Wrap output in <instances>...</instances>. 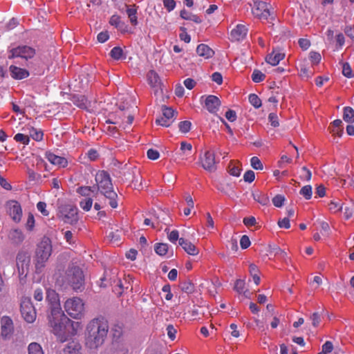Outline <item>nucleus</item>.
I'll list each match as a JSON object with an SVG mask.
<instances>
[{
    "label": "nucleus",
    "mask_w": 354,
    "mask_h": 354,
    "mask_svg": "<svg viewBox=\"0 0 354 354\" xmlns=\"http://www.w3.org/2000/svg\"><path fill=\"white\" fill-rule=\"evenodd\" d=\"M7 212L14 221L19 222L21 220L22 210L21 205L17 201L9 203Z\"/></svg>",
    "instance_id": "dca6fc26"
},
{
    "label": "nucleus",
    "mask_w": 354,
    "mask_h": 354,
    "mask_svg": "<svg viewBox=\"0 0 354 354\" xmlns=\"http://www.w3.org/2000/svg\"><path fill=\"white\" fill-rule=\"evenodd\" d=\"M147 78L149 84L153 87H158L161 86L160 77L157 73L154 71H150L147 74Z\"/></svg>",
    "instance_id": "cd10ccee"
},
{
    "label": "nucleus",
    "mask_w": 354,
    "mask_h": 354,
    "mask_svg": "<svg viewBox=\"0 0 354 354\" xmlns=\"http://www.w3.org/2000/svg\"><path fill=\"white\" fill-rule=\"evenodd\" d=\"M277 118H278V117H277V114H275L274 113H271L269 114V116H268L269 121L270 122L271 125L274 127H277L279 125Z\"/></svg>",
    "instance_id": "680f3d73"
},
{
    "label": "nucleus",
    "mask_w": 354,
    "mask_h": 354,
    "mask_svg": "<svg viewBox=\"0 0 354 354\" xmlns=\"http://www.w3.org/2000/svg\"><path fill=\"white\" fill-rule=\"evenodd\" d=\"M147 155L148 158L153 160H157L160 156L159 152L157 150H154L153 149H149L147 152Z\"/></svg>",
    "instance_id": "864d4df0"
},
{
    "label": "nucleus",
    "mask_w": 354,
    "mask_h": 354,
    "mask_svg": "<svg viewBox=\"0 0 354 354\" xmlns=\"http://www.w3.org/2000/svg\"><path fill=\"white\" fill-rule=\"evenodd\" d=\"M97 191H100L106 198L109 199V205L113 208L118 206V194L113 191L111 178L105 171H99L95 175Z\"/></svg>",
    "instance_id": "7ed1b4c3"
},
{
    "label": "nucleus",
    "mask_w": 354,
    "mask_h": 354,
    "mask_svg": "<svg viewBox=\"0 0 354 354\" xmlns=\"http://www.w3.org/2000/svg\"><path fill=\"white\" fill-rule=\"evenodd\" d=\"M239 162H235L234 161H230L227 170L230 175L234 176H239L241 174V169L239 167Z\"/></svg>",
    "instance_id": "c85d7f7f"
},
{
    "label": "nucleus",
    "mask_w": 354,
    "mask_h": 354,
    "mask_svg": "<svg viewBox=\"0 0 354 354\" xmlns=\"http://www.w3.org/2000/svg\"><path fill=\"white\" fill-rule=\"evenodd\" d=\"M285 57L284 53H280L273 50L272 53L268 55L266 61L271 65L276 66L279 64L280 60L283 59Z\"/></svg>",
    "instance_id": "5701e85b"
},
{
    "label": "nucleus",
    "mask_w": 354,
    "mask_h": 354,
    "mask_svg": "<svg viewBox=\"0 0 354 354\" xmlns=\"http://www.w3.org/2000/svg\"><path fill=\"white\" fill-rule=\"evenodd\" d=\"M178 236V231L175 230L168 234V239L171 242L176 243L178 240L179 241Z\"/></svg>",
    "instance_id": "e2e57ef3"
},
{
    "label": "nucleus",
    "mask_w": 354,
    "mask_h": 354,
    "mask_svg": "<svg viewBox=\"0 0 354 354\" xmlns=\"http://www.w3.org/2000/svg\"><path fill=\"white\" fill-rule=\"evenodd\" d=\"M167 331L168 337L171 340H174L176 338V333L177 332L176 329L174 327L173 325L169 324L167 327Z\"/></svg>",
    "instance_id": "5fc2aeb1"
},
{
    "label": "nucleus",
    "mask_w": 354,
    "mask_h": 354,
    "mask_svg": "<svg viewBox=\"0 0 354 354\" xmlns=\"http://www.w3.org/2000/svg\"><path fill=\"white\" fill-rule=\"evenodd\" d=\"M127 13L129 18L130 22L133 26H136L138 24L137 21V10L136 8H129L127 10Z\"/></svg>",
    "instance_id": "473e14b6"
},
{
    "label": "nucleus",
    "mask_w": 354,
    "mask_h": 354,
    "mask_svg": "<svg viewBox=\"0 0 354 354\" xmlns=\"http://www.w3.org/2000/svg\"><path fill=\"white\" fill-rule=\"evenodd\" d=\"M66 313L74 319H81L84 314V304L79 297L67 299L64 304Z\"/></svg>",
    "instance_id": "423d86ee"
},
{
    "label": "nucleus",
    "mask_w": 354,
    "mask_h": 354,
    "mask_svg": "<svg viewBox=\"0 0 354 354\" xmlns=\"http://www.w3.org/2000/svg\"><path fill=\"white\" fill-rule=\"evenodd\" d=\"M58 216L64 223L73 225L78 221L77 209L71 205H62L59 208Z\"/></svg>",
    "instance_id": "0eeeda50"
},
{
    "label": "nucleus",
    "mask_w": 354,
    "mask_h": 354,
    "mask_svg": "<svg viewBox=\"0 0 354 354\" xmlns=\"http://www.w3.org/2000/svg\"><path fill=\"white\" fill-rule=\"evenodd\" d=\"M35 253V268L37 272H40L52 253L51 241L49 238L44 237L42 239L41 241L37 245Z\"/></svg>",
    "instance_id": "39448f33"
},
{
    "label": "nucleus",
    "mask_w": 354,
    "mask_h": 354,
    "mask_svg": "<svg viewBox=\"0 0 354 354\" xmlns=\"http://www.w3.org/2000/svg\"><path fill=\"white\" fill-rule=\"evenodd\" d=\"M154 250L157 254L160 256H163L167 253L169 250V247L167 243H156L154 247Z\"/></svg>",
    "instance_id": "2f4dec72"
},
{
    "label": "nucleus",
    "mask_w": 354,
    "mask_h": 354,
    "mask_svg": "<svg viewBox=\"0 0 354 354\" xmlns=\"http://www.w3.org/2000/svg\"><path fill=\"white\" fill-rule=\"evenodd\" d=\"M342 74L348 78H351L354 76L353 71H352L349 64L347 62L343 63Z\"/></svg>",
    "instance_id": "ea45409f"
},
{
    "label": "nucleus",
    "mask_w": 354,
    "mask_h": 354,
    "mask_svg": "<svg viewBox=\"0 0 354 354\" xmlns=\"http://www.w3.org/2000/svg\"><path fill=\"white\" fill-rule=\"evenodd\" d=\"M9 238L12 243L16 245L21 244L24 240L23 233L18 230H13L9 234Z\"/></svg>",
    "instance_id": "a878e982"
},
{
    "label": "nucleus",
    "mask_w": 354,
    "mask_h": 354,
    "mask_svg": "<svg viewBox=\"0 0 354 354\" xmlns=\"http://www.w3.org/2000/svg\"><path fill=\"white\" fill-rule=\"evenodd\" d=\"M162 116L157 118L156 120V124L168 127L170 126L171 120L176 115L178 114L172 108L167 107L165 105L162 106Z\"/></svg>",
    "instance_id": "f8f14e48"
},
{
    "label": "nucleus",
    "mask_w": 354,
    "mask_h": 354,
    "mask_svg": "<svg viewBox=\"0 0 354 354\" xmlns=\"http://www.w3.org/2000/svg\"><path fill=\"white\" fill-rule=\"evenodd\" d=\"M164 6L167 9L169 12L171 11L176 6L174 0H163Z\"/></svg>",
    "instance_id": "338daca9"
},
{
    "label": "nucleus",
    "mask_w": 354,
    "mask_h": 354,
    "mask_svg": "<svg viewBox=\"0 0 354 354\" xmlns=\"http://www.w3.org/2000/svg\"><path fill=\"white\" fill-rule=\"evenodd\" d=\"M333 349V345L331 342L327 341L323 346H322V351L324 353H329L332 352Z\"/></svg>",
    "instance_id": "69168bd1"
},
{
    "label": "nucleus",
    "mask_w": 354,
    "mask_h": 354,
    "mask_svg": "<svg viewBox=\"0 0 354 354\" xmlns=\"http://www.w3.org/2000/svg\"><path fill=\"white\" fill-rule=\"evenodd\" d=\"M91 192H94V189L88 186H82L77 189V192L84 196H88Z\"/></svg>",
    "instance_id": "09e8293b"
},
{
    "label": "nucleus",
    "mask_w": 354,
    "mask_h": 354,
    "mask_svg": "<svg viewBox=\"0 0 354 354\" xmlns=\"http://www.w3.org/2000/svg\"><path fill=\"white\" fill-rule=\"evenodd\" d=\"M225 118L230 121V122H234L236 119V112L233 110L229 109L225 113Z\"/></svg>",
    "instance_id": "774afa93"
},
{
    "label": "nucleus",
    "mask_w": 354,
    "mask_h": 354,
    "mask_svg": "<svg viewBox=\"0 0 354 354\" xmlns=\"http://www.w3.org/2000/svg\"><path fill=\"white\" fill-rule=\"evenodd\" d=\"M180 288L187 294H191L194 291L195 287L193 283L189 280L181 281L179 284Z\"/></svg>",
    "instance_id": "c756f323"
},
{
    "label": "nucleus",
    "mask_w": 354,
    "mask_h": 354,
    "mask_svg": "<svg viewBox=\"0 0 354 354\" xmlns=\"http://www.w3.org/2000/svg\"><path fill=\"white\" fill-rule=\"evenodd\" d=\"M253 199L257 203H260L262 205H268L270 203V199L268 196L260 191H257L253 192L252 194Z\"/></svg>",
    "instance_id": "393cba45"
},
{
    "label": "nucleus",
    "mask_w": 354,
    "mask_h": 354,
    "mask_svg": "<svg viewBox=\"0 0 354 354\" xmlns=\"http://www.w3.org/2000/svg\"><path fill=\"white\" fill-rule=\"evenodd\" d=\"M34 225H35L34 216L32 214H29L28 220H27V222L26 224L27 230L29 231H31L34 227Z\"/></svg>",
    "instance_id": "052dcab7"
},
{
    "label": "nucleus",
    "mask_w": 354,
    "mask_h": 354,
    "mask_svg": "<svg viewBox=\"0 0 354 354\" xmlns=\"http://www.w3.org/2000/svg\"><path fill=\"white\" fill-rule=\"evenodd\" d=\"M81 345L79 343L70 342L64 349L62 354H83L81 352Z\"/></svg>",
    "instance_id": "b1692460"
},
{
    "label": "nucleus",
    "mask_w": 354,
    "mask_h": 354,
    "mask_svg": "<svg viewBox=\"0 0 354 354\" xmlns=\"http://www.w3.org/2000/svg\"><path fill=\"white\" fill-rule=\"evenodd\" d=\"M343 207L341 206L338 210H342ZM354 212V205H351L350 207L346 206L344 208V214L346 218V219H348L351 217L353 213Z\"/></svg>",
    "instance_id": "49530a36"
},
{
    "label": "nucleus",
    "mask_w": 354,
    "mask_h": 354,
    "mask_svg": "<svg viewBox=\"0 0 354 354\" xmlns=\"http://www.w3.org/2000/svg\"><path fill=\"white\" fill-rule=\"evenodd\" d=\"M249 101L250 104L256 109H258L261 106V100L256 94H250L249 95Z\"/></svg>",
    "instance_id": "4c0bfd02"
},
{
    "label": "nucleus",
    "mask_w": 354,
    "mask_h": 354,
    "mask_svg": "<svg viewBox=\"0 0 354 354\" xmlns=\"http://www.w3.org/2000/svg\"><path fill=\"white\" fill-rule=\"evenodd\" d=\"M202 167L208 171L216 170V161L214 154L209 151H205L204 158H201Z\"/></svg>",
    "instance_id": "2eb2a0df"
},
{
    "label": "nucleus",
    "mask_w": 354,
    "mask_h": 354,
    "mask_svg": "<svg viewBox=\"0 0 354 354\" xmlns=\"http://www.w3.org/2000/svg\"><path fill=\"white\" fill-rule=\"evenodd\" d=\"M266 75L260 71L255 69L252 75V80L256 83H259L264 80Z\"/></svg>",
    "instance_id": "e433bc0d"
},
{
    "label": "nucleus",
    "mask_w": 354,
    "mask_h": 354,
    "mask_svg": "<svg viewBox=\"0 0 354 354\" xmlns=\"http://www.w3.org/2000/svg\"><path fill=\"white\" fill-rule=\"evenodd\" d=\"M285 197L281 194H277L272 198V203L277 207H282L283 205Z\"/></svg>",
    "instance_id": "79ce46f5"
},
{
    "label": "nucleus",
    "mask_w": 354,
    "mask_h": 354,
    "mask_svg": "<svg viewBox=\"0 0 354 354\" xmlns=\"http://www.w3.org/2000/svg\"><path fill=\"white\" fill-rule=\"evenodd\" d=\"M299 193L306 200H309L312 197V187L310 185H305L301 189Z\"/></svg>",
    "instance_id": "58836bf2"
},
{
    "label": "nucleus",
    "mask_w": 354,
    "mask_h": 354,
    "mask_svg": "<svg viewBox=\"0 0 354 354\" xmlns=\"http://www.w3.org/2000/svg\"><path fill=\"white\" fill-rule=\"evenodd\" d=\"M17 267L19 275H26L30 263V255L28 252L20 251L17 257Z\"/></svg>",
    "instance_id": "6e6552de"
},
{
    "label": "nucleus",
    "mask_w": 354,
    "mask_h": 354,
    "mask_svg": "<svg viewBox=\"0 0 354 354\" xmlns=\"http://www.w3.org/2000/svg\"><path fill=\"white\" fill-rule=\"evenodd\" d=\"M250 163H251V166L254 169H260V170H262L263 167V164L261 163V160H259V158L257 156H254L251 158L250 160Z\"/></svg>",
    "instance_id": "37998d69"
},
{
    "label": "nucleus",
    "mask_w": 354,
    "mask_h": 354,
    "mask_svg": "<svg viewBox=\"0 0 354 354\" xmlns=\"http://www.w3.org/2000/svg\"><path fill=\"white\" fill-rule=\"evenodd\" d=\"M254 178L255 174L252 170L247 171L243 176V179L245 182L252 183Z\"/></svg>",
    "instance_id": "3c124183"
},
{
    "label": "nucleus",
    "mask_w": 354,
    "mask_h": 354,
    "mask_svg": "<svg viewBox=\"0 0 354 354\" xmlns=\"http://www.w3.org/2000/svg\"><path fill=\"white\" fill-rule=\"evenodd\" d=\"M10 72L12 77L16 80H22L29 75V72L27 70L13 65L10 66Z\"/></svg>",
    "instance_id": "6ab92c4d"
},
{
    "label": "nucleus",
    "mask_w": 354,
    "mask_h": 354,
    "mask_svg": "<svg viewBox=\"0 0 354 354\" xmlns=\"http://www.w3.org/2000/svg\"><path fill=\"white\" fill-rule=\"evenodd\" d=\"M30 136L32 138L33 140L36 141H40L43 139V131L41 130H37L34 127H31L30 129Z\"/></svg>",
    "instance_id": "f704fd0d"
},
{
    "label": "nucleus",
    "mask_w": 354,
    "mask_h": 354,
    "mask_svg": "<svg viewBox=\"0 0 354 354\" xmlns=\"http://www.w3.org/2000/svg\"><path fill=\"white\" fill-rule=\"evenodd\" d=\"M10 53L11 55L9 56V59L19 57L28 60L35 56V50L28 46H21L12 48Z\"/></svg>",
    "instance_id": "9b49d317"
},
{
    "label": "nucleus",
    "mask_w": 354,
    "mask_h": 354,
    "mask_svg": "<svg viewBox=\"0 0 354 354\" xmlns=\"http://www.w3.org/2000/svg\"><path fill=\"white\" fill-rule=\"evenodd\" d=\"M252 12L255 17L261 19H268L271 15L268 6L264 1H255Z\"/></svg>",
    "instance_id": "4468645a"
},
{
    "label": "nucleus",
    "mask_w": 354,
    "mask_h": 354,
    "mask_svg": "<svg viewBox=\"0 0 354 354\" xmlns=\"http://www.w3.org/2000/svg\"><path fill=\"white\" fill-rule=\"evenodd\" d=\"M180 30L182 32L180 34L179 37L181 40H183L186 43L190 42L191 37L186 32V28L184 27H180Z\"/></svg>",
    "instance_id": "8fccbe9b"
},
{
    "label": "nucleus",
    "mask_w": 354,
    "mask_h": 354,
    "mask_svg": "<svg viewBox=\"0 0 354 354\" xmlns=\"http://www.w3.org/2000/svg\"><path fill=\"white\" fill-rule=\"evenodd\" d=\"M64 279L74 290L82 291L84 289V276L79 266L73 263L69 264L65 272Z\"/></svg>",
    "instance_id": "20e7f679"
},
{
    "label": "nucleus",
    "mask_w": 354,
    "mask_h": 354,
    "mask_svg": "<svg viewBox=\"0 0 354 354\" xmlns=\"http://www.w3.org/2000/svg\"><path fill=\"white\" fill-rule=\"evenodd\" d=\"M108 331V322L104 317L93 319L86 326V346L91 350L97 349L104 344Z\"/></svg>",
    "instance_id": "f257e3e1"
},
{
    "label": "nucleus",
    "mask_w": 354,
    "mask_h": 354,
    "mask_svg": "<svg viewBox=\"0 0 354 354\" xmlns=\"http://www.w3.org/2000/svg\"><path fill=\"white\" fill-rule=\"evenodd\" d=\"M344 120L349 123L354 122V110L349 106H346L344 109Z\"/></svg>",
    "instance_id": "7c9ffc66"
},
{
    "label": "nucleus",
    "mask_w": 354,
    "mask_h": 354,
    "mask_svg": "<svg viewBox=\"0 0 354 354\" xmlns=\"http://www.w3.org/2000/svg\"><path fill=\"white\" fill-rule=\"evenodd\" d=\"M192 123L189 121L185 120L180 122L178 124V128L182 133H187L191 129Z\"/></svg>",
    "instance_id": "a19ab883"
},
{
    "label": "nucleus",
    "mask_w": 354,
    "mask_h": 354,
    "mask_svg": "<svg viewBox=\"0 0 354 354\" xmlns=\"http://www.w3.org/2000/svg\"><path fill=\"white\" fill-rule=\"evenodd\" d=\"M92 198H87L80 202V207L85 211H89L92 207Z\"/></svg>",
    "instance_id": "c03bdc74"
},
{
    "label": "nucleus",
    "mask_w": 354,
    "mask_h": 354,
    "mask_svg": "<svg viewBox=\"0 0 354 354\" xmlns=\"http://www.w3.org/2000/svg\"><path fill=\"white\" fill-rule=\"evenodd\" d=\"M310 319L312 321V324L313 326L317 327L321 320L320 315L318 313H314L310 317Z\"/></svg>",
    "instance_id": "6e6d98bb"
},
{
    "label": "nucleus",
    "mask_w": 354,
    "mask_h": 354,
    "mask_svg": "<svg viewBox=\"0 0 354 354\" xmlns=\"http://www.w3.org/2000/svg\"><path fill=\"white\" fill-rule=\"evenodd\" d=\"M248 32V28L242 24H239L236 27L231 31V37L234 41L243 40Z\"/></svg>",
    "instance_id": "a211bd4d"
},
{
    "label": "nucleus",
    "mask_w": 354,
    "mask_h": 354,
    "mask_svg": "<svg viewBox=\"0 0 354 354\" xmlns=\"http://www.w3.org/2000/svg\"><path fill=\"white\" fill-rule=\"evenodd\" d=\"M46 299L48 301L50 313L49 315H56L62 313L58 294L54 290H48L46 292Z\"/></svg>",
    "instance_id": "1a4fd4ad"
},
{
    "label": "nucleus",
    "mask_w": 354,
    "mask_h": 354,
    "mask_svg": "<svg viewBox=\"0 0 354 354\" xmlns=\"http://www.w3.org/2000/svg\"><path fill=\"white\" fill-rule=\"evenodd\" d=\"M71 100L72 102L75 104L77 106H78L80 109H86V103H87V99L86 97L83 95H73Z\"/></svg>",
    "instance_id": "bb28decb"
},
{
    "label": "nucleus",
    "mask_w": 354,
    "mask_h": 354,
    "mask_svg": "<svg viewBox=\"0 0 354 354\" xmlns=\"http://www.w3.org/2000/svg\"><path fill=\"white\" fill-rule=\"evenodd\" d=\"M192 149V146L191 144L187 143L186 142H182L180 143V151L183 153H185L187 151L188 154H189Z\"/></svg>",
    "instance_id": "bf43d9fd"
},
{
    "label": "nucleus",
    "mask_w": 354,
    "mask_h": 354,
    "mask_svg": "<svg viewBox=\"0 0 354 354\" xmlns=\"http://www.w3.org/2000/svg\"><path fill=\"white\" fill-rule=\"evenodd\" d=\"M310 59L313 64H317L321 60V55L317 52H311L310 53Z\"/></svg>",
    "instance_id": "13d9d810"
},
{
    "label": "nucleus",
    "mask_w": 354,
    "mask_h": 354,
    "mask_svg": "<svg viewBox=\"0 0 354 354\" xmlns=\"http://www.w3.org/2000/svg\"><path fill=\"white\" fill-rule=\"evenodd\" d=\"M46 156L47 159L55 165L65 167L68 164V161L65 158L56 156L53 153L47 152Z\"/></svg>",
    "instance_id": "412c9836"
},
{
    "label": "nucleus",
    "mask_w": 354,
    "mask_h": 354,
    "mask_svg": "<svg viewBox=\"0 0 354 354\" xmlns=\"http://www.w3.org/2000/svg\"><path fill=\"white\" fill-rule=\"evenodd\" d=\"M14 332L12 320L8 316H3L1 319V336L3 339H8Z\"/></svg>",
    "instance_id": "ddd939ff"
},
{
    "label": "nucleus",
    "mask_w": 354,
    "mask_h": 354,
    "mask_svg": "<svg viewBox=\"0 0 354 354\" xmlns=\"http://www.w3.org/2000/svg\"><path fill=\"white\" fill-rule=\"evenodd\" d=\"M221 104L218 97L212 95H208L205 101V106L211 113H215L218 110Z\"/></svg>",
    "instance_id": "f3484780"
},
{
    "label": "nucleus",
    "mask_w": 354,
    "mask_h": 354,
    "mask_svg": "<svg viewBox=\"0 0 354 354\" xmlns=\"http://www.w3.org/2000/svg\"><path fill=\"white\" fill-rule=\"evenodd\" d=\"M298 43L300 48L304 50H307L310 46V40L304 38L299 39Z\"/></svg>",
    "instance_id": "4d7b16f0"
},
{
    "label": "nucleus",
    "mask_w": 354,
    "mask_h": 354,
    "mask_svg": "<svg viewBox=\"0 0 354 354\" xmlns=\"http://www.w3.org/2000/svg\"><path fill=\"white\" fill-rule=\"evenodd\" d=\"M48 319L51 331L62 342L75 335L80 326L79 322L71 320L63 312L56 315H48Z\"/></svg>",
    "instance_id": "f03ea898"
},
{
    "label": "nucleus",
    "mask_w": 354,
    "mask_h": 354,
    "mask_svg": "<svg viewBox=\"0 0 354 354\" xmlns=\"http://www.w3.org/2000/svg\"><path fill=\"white\" fill-rule=\"evenodd\" d=\"M196 53L199 56L203 57L205 59L210 58L214 55V51L207 45L204 44H199L197 46Z\"/></svg>",
    "instance_id": "4be33fe9"
},
{
    "label": "nucleus",
    "mask_w": 354,
    "mask_h": 354,
    "mask_svg": "<svg viewBox=\"0 0 354 354\" xmlns=\"http://www.w3.org/2000/svg\"><path fill=\"white\" fill-rule=\"evenodd\" d=\"M21 313L24 319L28 323H32L36 318V313L29 299H26L21 303Z\"/></svg>",
    "instance_id": "9d476101"
},
{
    "label": "nucleus",
    "mask_w": 354,
    "mask_h": 354,
    "mask_svg": "<svg viewBox=\"0 0 354 354\" xmlns=\"http://www.w3.org/2000/svg\"><path fill=\"white\" fill-rule=\"evenodd\" d=\"M240 245L242 249H246L250 245V241L247 235L241 236L240 240Z\"/></svg>",
    "instance_id": "603ef678"
},
{
    "label": "nucleus",
    "mask_w": 354,
    "mask_h": 354,
    "mask_svg": "<svg viewBox=\"0 0 354 354\" xmlns=\"http://www.w3.org/2000/svg\"><path fill=\"white\" fill-rule=\"evenodd\" d=\"M14 139L17 141V142H21L24 145H28L29 143V141H30V138L28 136H26L24 134H22V133H17L15 136L14 137Z\"/></svg>",
    "instance_id": "a18cd8bd"
},
{
    "label": "nucleus",
    "mask_w": 354,
    "mask_h": 354,
    "mask_svg": "<svg viewBox=\"0 0 354 354\" xmlns=\"http://www.w3.org/2000/svg\"><path fill=\"white\" fill-rule=\"evenodd\" d=\"M245 281L243 279H237L235 282L234 285V290L239 292V294H241L243 292V290L245 288Z\"/></svg>",
    "instance_id": "de8ad7c7"
},
{
    "label": "nucleus",
    "mask_w": 354,
    "mask_h": 354,
    "mask_svg": "<svg viewBox=\"0 0 354 354\" xmlns=\"http://www.w3.org/2000/svg\"><path fill=\"white\" fill-rule=\"evenodd\" d=\"M110 55L111 57L115 59V60H119L120 59H121L122 57V55H123V50L122 49L119 47V46H116V47H114L110 52Z\"/></svg>",
    "instance_id": "c9c22d12"
},
{
    "label": "nucleus",
    "mask_w": 354,
    "mask_h": 354,
    "mask_svg": "<svg viewBox=\"0 0 354 354\" xmlns=\"http://www.w3.org/2000/svg\"><path fill=\"white\" fill-rule=\"evenodd\" d=\"M28 354H44V352L39 344L32 342L28 346Z\"/></svg>",
    "instance_id": "72a5a7b5"
},
{
    "label": "nucleus",
    "mask_w": 354,
    "mask_h": 354,
    "mask_svg": "<svg viewBox=\"0 0 354 354\" xmlns=\"http://www.w3.org/2000/svg\"><path fill=\"white\" fill-rule=\"evenodd\" d=\"M37 207L39 211L41 212V213L44 215V216H48V212L46 209V203L44 202H39L37 205Z\"/></svg>",
    "instance_id": "0e129e2a"
},
{
    "label": "nucleus",
    "mask_w": 354,
    "mask_h": 354,
    "mask_svg": "<svg viewBox=\"0 0 354 354\" xmlns=\"http://www.w3.org/2000/svg\"><path fill=\"white\" fill-rule=\"evenodd\" d=\"M179 245L182 246L184 250L190 255H196L198 254V250L190 241L183 239H179Z\"/></svg>",
    "instance_id": "aec40b11"
}]
</instances>
